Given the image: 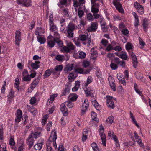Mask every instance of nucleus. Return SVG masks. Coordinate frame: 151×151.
Instances as JSON below:
<instances>
[{
  "mask_svg": "<svg viewBox=\"0 0 151 151\" xmlns=\"http://www.w3.org/2000/svg\"><path fill=\"white\" fill-rule=\"evenodd\" d=\"M80 40L83 41V44L84 45L87 44L88 47L90 45L91 38L90 35H82L80 37Z\"/></svg>",
  "mask_w": 151,
  "mask_h": 151,
  "instance_id": "f257e3e1",
  "label": "nucleus"
},
{
  "mask_svg": "<svg viewBox=\"0 0 151 151\" xmlns=\"http://www.w3.org/2000/svg\"><path fill=\"white\" fill-rule=\"evenodd\" d=\"M98 0H91V11L92 13H98L99 11V5L98 3H96Z\"/></svg>",
  "mask_w": 151,
  "mask_h": 151,
  "instance_id": "f03ea898",
  "label": "nucleus"
},
{
  "mask_svg": "<svg viewBox=\"0 0 151 151\" xmlns=\"http://www.w3.org/2000/svg\"><path fill=\"white\" fill-rule=\"evenodd\" d=\"M107 98L106 103L107 106L111 109H113L115 107L114 101H116V99L110 96H107Z\"/></svg>",
  "mask_w": 151,
  "mask_h": 151,
  "instance_id": "7ed1b4c3",
  "label": "nucleus"
},
{
  "mask_svg": "<svg viewBox=\"0 0 151 151\" xmlns=\"http://www.w3.org/2000/svg\"><path fill=\"white\" fill-rule=\"evenodd\" d=\"M113 4L115 6L116 9H117L119 12L123 13L124 12V10L123 9L122 6L121 4L120 3L119 1L120 0H113Z\"/></svg>",
  "mask_w": 151,
  "mask_h": 151,
  "instance_id": "20e7f679",
  "label": "nucleus"
},
{
  "mask_svg": "<svg viewBox=\"0 0 151 151\" xmlns=\"http://www.w3.org/2000/svg\"><path fill=\"white\" fill-rule=\"evenodd\" d=\"M15 43L16 45L19 46L21 40V32L18 30H17L15 32Z\"/></svg>",
  "mask_w": 151,
  "mask_h": 151,
  "instance_id": "39448f33",
  "label": "nucleus"
},
{
  "mask_svg": "<svg viewBox=\"0 0 151 151\" xmlns=\"http://www.w3.org/2000/svg\"><path fill=\"white\" fill-rule=\"evenodd\" d=\"M75 49V47L73 45L70 43H68L66 46L63 47L62 49L63 51L66 52H69L70 51L73 50Z\"/></svg>",
  "mask_w": 151,
  "mask_h": 151,
  "instance_id": "423d86ee",
  "label": "nucleus"
},
{
  "mask_svg": "<svg viewBox=\"0 0 151 151\" xmlns=\"http://www.w3.org/2000/svg\"><path fill=\"white\" fill-rule=\"evenodd\" d=\"M52 137V140L53 143V146L55 147V148H57V144L55 142L57 138V136L56 134V131L55 130H54L52 132H51V134L50 137L48 139V141L50 142H51V141H50V138L51 137Z\"/></svg>",
  "mask_w": 151,
  "mask_h": 151,
  "instance_id": "0eeeda50",
  "label": "nucleus"
},
{
  "mask_svg": "<svg viewBox=\"0 0 151 151\" xmlns=\"http://www.w3.org/2000/svg\"><path fill=\"white\" fill-rule=\"evenodd\" d=\"M98 27L97 24L95 22H91L90 26L88 27L87 30L89 32H95L97 30Z\"/></svg>",
  "mask_w": 151,
  "mask_h": 151,
  "instance_id": "6e6552de",
  "label": "nucleus"
},
{
  "mask_svg": "<svg viewBox=\"0 0 151 151\" xmlns=\"http://www.w3.org/2000/svg\"><path fill=\"white\" fill-rule=\"evenodd\" d=\"M88 102L87 99H85L84 103H83L82 107L81 109V114L82 115L84 114L86 112L87 108L88 106Z\"/></svg>",
  "mask_w": 151,
  "mask_h": 151,
  "instance_id": "1a4fd4ad",
  "label": "nucleus"
},
{
  "mask_svg": "<svg viewBox=\"0 0 151 151\" xmlns=\"http://www.w3.org/2000/svg\"><path fill=\"white\" fill-rule=\"evenodd\" d=\"M134 7L137 9V11L141 14L144 13V10L142 6L137 2L134 4Z\"/></svg>",
  "mask_w": 151,
  "mask_h": 151,
  "instance_id": "9d476101",
  "label": "nucleus"
},
{
  "mask_svg": "<svg viewBox=\"0 0 151 151\" xmlns=\"http://www.w3.org/2000/svg\"><path fill=\"white\" fill-rule=\"evenodd\" d=\"M109 85L111 89L114 91H116V85L114 83L115 80L111 76H109L108 78Z\"/></svg>",
  "mask_w": 151,
  "mask_h": 151,
  "instance_id": "9b49d317",
  "label": "nucleus"
},
{
  "mask_svg": "<svg viewBox=\"0 0 151 151\" xmlns=\"http://www.w3.org/2000/svg\"><path fill=\"white\" fill-rule=\"evenodd\" d=\"M33 133L31 134L29 136L27 139V143H28V145H29V148H31L33 145L34 140L32 136Z\"/></svg>",
  "mask_w": 151,
  "mask_h": 151,
  "instance_id": "f8f14e48",
  "label": "nucleus"
},
{
  "mask_svg": "<svg viewBox=\"0 0 151 151\" xmlns=\"http://www.w3.org/2000/svg\"><path fill=\"white\" fill-rule=\"evenodd\" d=\"M60 109L64 116H66L68 114V110L65 104L62 103L60 106Z\"/></svg>",
  "mask_w": 151,
  "mask_h": 151,
  "instance_id": "ddd939ff",
  "label": "nucleus"
},
{
  "mask_svg": "<svg viewBox=\"0 0 151 151\" xmlns=\"http://www.w3.org/2000/svg\"><path fill=\"white\" fill-rule=\"evenodd\" d=\"M22 115V112L21 110L18 109L17 111V118L15 119V122L16 124H18L21 121Z\"/></svg>",
  "mask_w": 151,
  "mask_h": 151,
  "instance_id": "4468645a",
  "label": "nucleus"
},
{
  "mask_svg": "<svg viewBox=\"0 0 151 151\" xmlns=\"http://www.w3.org/2000/svg\"><path fill=\"white\" fill-rule=\"evenodd\" d=\"M70 85L68 83L65 86V89L62 92L61 96H66L68 95L70 93Z\"/></svg>",
  "mask_w": 151,
  "mask_h": 151,
  "instance_id": "2eb2a0df",
  "label": "nucleus"
},
{
  "mask_svg": "<svg viewBox=\"0 0 151 151\" xmlns=\"http://www.w3.org/2000/svg\"><path fill=\"white\" fill-rule=\"evenodd\" d=\"M131 56L132 60L133 66L134 68H136L138 64L137 58L135 54L133 52L132 53Z\"/></svg>",
  "mask_w": 151,
  "mask_h": 151,
  "instance_id": "dca6fc26",
  "label": "nucleus"
},
{
  "mask_svg": "<svg viewBox=\"0 0 151 151\" xmlns=\"http://www.w3.org/2000/svg\"><path fill=\"white\" fill-rule=\"evenodd\" d=\"M74 64H68L67 65L65 68L64 71L65 73H67L71 71L73 68Z\"/></svg>",
  "mask_w": 151,
  "mask_h": 151,
  "instance_id": "f3484780",
  "label": "nucleus"
},
{
  "mask_svg": "<svg viewBox=\"0 0 151 151\" xmlns=\"http://www.w3.org/2000/svg\"><path fill=\"white\" fill-rule=\"evenodd\" d=\"M47 45L51 48H52L54 46L55 43L54 38L52 40L50 37H48L47 38Z\"/></svg>",
  "mask_w": 151,
  "mask_h": 151,
  "instance_id": "a211bd4d",
  "label": "nucleus"
},
{
  "mask_svg": "<svg viewBox=\"0 0 151 151\" xmlns=\"http://www.w3.org/2000/svg\"><path fill=\"white\" fill-rule=\"evenodd\" d=\"M148 20L145 18L143 20L142 26L144 31L145 32L147 31V29L148 28Z\"/></svg>",
  "mask_w": 151,
  "mask_h": 151,
  "instance_id": "6ab92c4d",
  "label": "nucleus"
},
{
  "mask_svg": "<svg viewBox=\"0 0 151 151\" xmlns=\"http://www.w3.org/2000/svg\"><path fill=\"white\" fill-rule=\"evenodd\" d=\"M101 137V139L102 140V144L104 146L106 145V137L104 133L103 132H101L99 133Z\"/></svg>",
  "mask_w": 151,
  "mask_h": 151,
  "instance_id": "aec40b11",
  "label": "nucleus"
},
{
  "mask_svg": "<svg viewBox=\"0 0 151 151\" xmlns=\"http://www.w3.org/2000/svg\"><path fill=\"white\" fill-rule=\"evenodd\" d=\"M32 3L31 0H25L22 6L23 7H31L32 6Z\"/></svg>",
  "mask_w": 151,
  "mask_h": 151,
  "instance_id": "412c9836",
  "label": "nucleus"
},
{
  "mask_svg": "<svg viewBox=\"0 0 151 151\" xmlns=\"http://www.w3.org/2000/svg\"><path fill=\"white\" fill-rule=\"evenodd\" d=\"M39 81L40 79L39 78H35L31 83V86L30 87L32 89L35 88L36 86L38 84Z\"/></svg>",
  "mask_w": 151,
  "mask_h": 151,
  "instance_id": "4be33fe9",
  "label": "nucleus"
},
{
  "mask_svg": "<svg viewBox=\"0 0 151 151\" xmlns=\"http://www.w3.org/2000/svg\"><path fill=\"white\" fill-rule=\"evenodd\" d=\"M78 98V96L75 93L70 94L68 96V99L72 101H76Z\"/></svg>",
  "mask_w": 151,
  "mask_h": 151,
  "instance_id": "5701e85b",
  "label": "nucleus"
},
{
  "mask_svg": "<svg viewBox=\"0 0 151 151\" xmlns=\"http://www.w3.org/2000/svg\"><path fill=\"white\" fill-rule=\"evenodd\" d=\"M134 75L135 76L136 78L138 80H141L143 82L142 80V78L143 77V74L141 72L136 71L135 72Z\"/></svg>",
  "mask_w": 151,
  "mask_h": 151,
  "instance_id": "b1692460",
  "label": "nucleus"
},
{
  "mask_svg": "<svg viewBox=\"0 0 151 151\" xmlns=\"http://www.w3.org/2000/svg\"><path fill=\"white\" fill-rule=\"evenodd\" d=\"M76 28L75 25L73 23L70 22L68 25L66 27V29L69 30H74Z\"/></svg>",
  "mask_w": 151,
  "mask_h": 151,
  "instance_id": "393cba45",
  "label": "nucleus"
},
{
  "mask_svg": "<svg viewBox=\"0 0 151 151\" xmlns=\"http://www.w3.org/2000/svg\"><path fill=\"white\" fill-rule=\"evenodd\" d=\"M40 62L39 61H35V63H32L31 64V67L33 69H37L39 68L40 66L39 64Z\"/></svg>",
  "mask_w": 151,
  "mask_h": 151,
  "instance_id": "a878e982",
  "label": "nucleus"
},
{
  "mask_svg": "<svg viewBox=\"0 0 151 151\" xmlns=\"http://www.w3.org/2000/svg\"><path fill=\"white\" fill-rule=\"evenodd\" d=\"M51 73H52V69H48L46 70L44 75V78L45 79L48 77L50 75Z\"/></svg>",
  "mask_w": 151,
  "mask_h": 151,
  "instance_id": "bb28decb",
  "label": "nucleus"
},
{
  "mask_svg": "<svg viewBox=\"0 0 151 151\" xmlns=\"http://www.w3.org/2000/svg\"><path fill=\"white\" fill-rule=\"evenodd\" d=\"M43 144L42 142L37 144L34 146V149L36 150H40L42 148Z\"/></svg>",
  "mask_w": 151,
  "mask_h": 151,
  "instance_id": "cd10ccee",
  "label": "nucleus"
},
{
  "mask_svg": "<svg viewBox=\"0 0 151 151\" xmlns=\"http://www.w3.org/2000/svg\"><path fill=\"white\" fill-rule=\"evenodd\" d=\"M66 31L67 32V36L69 38H71L73 37L74 32L73 31L69 30L66 29Z\"/></svg>",
  "mask_w": 151,
  "mask_h": 151,
  "instance_id": "c85d7f7f",
  "label": "nucleus"
},
{
  "mask_svg": "<svg viewBox=\"0 0 151 151\" xmlns=\"http://www.w3.org/2000/svg\"><path fill=\"white\" fill-rule=\"evenodd\" d=\"M114 117L113 116H109L106 120V122L109 124H111L113 122Z\"/></svg>",
  "mask_w": 151,
  "mask_h": 151,
  "instance_id": "c756f323",
  "label": "nucleus"
},
{
  "mask_svg": "<svg viewBox=\"0 0 151 151\" xmlns=\"http://www.w3.org/2000/svg\"><path fill=\"white\" fill-rule=\"evenodd\" d=\"M9 143L10 145L11 146V148L12 149H14L15 145V142L14 139L12 138H11L10 139Z\"/></svg>",
  "mask_w": 151,
  "mask_h": 151,
  "instance_id": "7c9ffc66",
  "label": "nucleus"
},
{
  "mask_svg": "<svg viewBox=\"0 0 151 151\" xmlns=\"http://www.w3.org/2000/svg\"><path fill=\"white\" fill-rule=\"evenodd\" d=\"M91 147L93 151H99L97 145L96 143H93L91 144Z\"/></svg>",
  "mask_w": 151,
  "mask_h": 151,
  "instance_id": "2f4dec72",
  "label": "nucleus"
},
{
  "mask_svg": "<svg viewBox=\"0 0 151 151\" xmlns=\"http://www.w3.org/2000/svg\"><path fill=\"white\" fill-rule=\"evenodd\" d=\"M49 25L50 29L51 31L54 32L57 30V27L55 25H54V23L50 24Z\"/></svg>",
  "mask_w": 151,
  "mask_h": 151,
  "instance_id": "473e14b6",
  "label": "nucleus"
},
{
  "mask_svg": "<svg viewBox=\"0 0 151 151\" xmlns=\"http://www.w3.org/2000/svg\"><path fill=\"white\" fill-rule=\"evenodd\" d=\"M81 8L79 7L78 9V15L79 16V18H80V19H81L82 17L84 15V11L80 9Z\"/></svg>",
  "mask_w": 151,
  "mask_h": 151,
  "instance_id": "72a5a7b5",
  "label": "nucleus"
},
{
  "mask_svg": "<svg viewBox=\"0 0 151 151\" xmlns=\"http://www.w3.org/2000/svg\"><path fill=\"white\" fill-rule=\"evenodd\" d=\"M134 89L137 93L139 95L141 96H142V93L141 91L138 90L137 88V85L135 83H134Z\"/></svg>",
  "mask_w": 151,
  "mask_h": 151,
  "instance_id": "f704fd0d",
  "label": "nucleus"
},
{
  "mask_svg": "<svg viewBox=\"0 0 151 151\" xmlns=\"http://www.w3.org/2000/svg\"><path fill=\"white\" fill-rule=\"evenodd\" d=\"M54 41L55 43H57L58 45L60 47H62L63 46V43L62 41L59 40H56L55 38H54Z\"/></svg>",
  "mask_w": 151,
  "mask_h": 151,
  "instance_id": "c9c22d12",
  "label": "nucleus"
},
{
  "mask_svg": "<svg viewBox=\"0 0 151 151\" xmlns=\"http://www.w3.org/2000/svg\"><path fill=\"white\" fill-rule=\"evenodd\" d=\"M139 44L141 46L140 48L141 49L143 48L144 46L145 45V43L140 37H139Z\"/></svg>",
  "mask_w": 151,
  "mask_h": 151,
  "instance_id": "e433bc0d",
  "label": "nucleus"
},
{
  "mask_svg": "<svg viewBox=\"0 0 151 151\" xmlns=\"http://www.w3.org/2000/svg\"><path fill=\"white\" fill-rule=\"evenodd\" d=\"M64 104L66 105L69 108H72L73 106V103L70 101H68L64 102Z\"/></svg>",
  "mask_w": 151,
  "mask_h": 151,
  "instance_id": "4c0bfd02",
  "label": "nucleus"
},
{
  "mask_svg": "<svg viewBox=\"0 0 151 151\" xmlns=\"http://www.w3.org/2000/svg\"><path fill=\"white\" fill-rule=\"evenodd\" d=\"M128 58V56L127 53L125 52H123L122 53L120 57V58L124 60H126Z\"/></svg>",
  "mask_w": 151,
  "mask_h": 151,
  "instance_id": "58836bf2",
  "label": "nucleus"
},
{
  "mask_svg": "<svg viewBox=\"0 0 151 151\" xmlns=\"http://www.w3.org/2000/svg\"><path fill=\"white\" fill-rule=\"evenodd\" d=\"M79 57L81 59H83L86 56V54L82 51H79Z\"/></svg>",
  "mask_w": 151,
  "mask_h": 151,
  "instance_id": "ea45409f",
  "label": "nucleus"
},
{
  "mask_svg": "<svg viewBox=\"0 0 151 151\" xmlns=\"http://www.w3.org/2000/svg\"><path fill=\"white\" fill-rule=\"evenodd\" d=\"M75 71L78 73L80 74H83V70L82 68H74Z\"/></svg>",
  "mask_w": 151,
  "mask_h": 151,
  "instance_id": "a19ab883",
  "label": "nucleus"
},
{
  "mask_svg": "<svg viewBox=\"0 0 151 151\" xmlns=\"http://www.w3.org/2000/svg\"><path fill=\"white\" fill-rule=\"evenodd\" d=\"M64 58V56L63 55H57L56 56V59L59 61H61Z\"/></svg>",
  "mask_w": 151,
  "mask_h": 151,
  "instance_id": "79ce46f5",
  "label": "nucleus"
},
{
  "mask_svg": "<svg viewBox=\"0 0 151 151\" xmlns=\"http://www.w3.org/2000/svg\"><path fill=\"white\" fill-rule=\"evenodd\" d=\"M52 122L51 121H50L47 124L46 129L47 131H49L50 130V128L52 126Z\"/></svg>",
  "mask_w": 151,
  "mask_h": 151,
  "instance_id": "37998d69",
  "label": "nucleus"
},
{
  "mask_svg": "<svg viewBox=\"0 0 151 151\" xmlns=\"http://www.w3.org/2000/svg\"><path fill=\"white\" fill-rule=\"evenodd\" d=\"M14 97V92L12 89H10L9 95H8V97L9 98H13Z\"/></svg>",
  "mask_w": 151,
  "mask_h": 151,
  "instance_id": "c03bdc74",
  "label": "nucleus"
},
{
  "mask_svg": "<svg viewBox=\"0 0 151 151\" xmlns=\"http://www.w3.org/2000/svg\"><path fill=\"white\" fill-rule=\"evenodd\" d=\"M63 68V67L62 65H57L55 68V70L58 71H61Z\"/></svg>",
  "mask_w": 151,
  "mask_h": 151,
  "instance_id": "a18cd8bd",
  "label": "nucleus"
},
{
  "mask_svg": "<svg viewBox=\"0 0 151 151\" xmlns=\"http://www.w3.org/2000/svg\"><path fill=\"white\" fill-rule=\"evenodd\" d=\"M57 96L58 94H57L51 95L50 97V98L49 99H48V100L50 101L51 103H52L53 101L54 100L55 98Z\"/></svg>",
  "mask_w": 151,
  "mask_h": 151,
  "instance_id": "49530a36",
  "label": "nucleus"
},
{
  "mask_svg": "<svg viewBox=\"0 0 151 151\" xmlns=\"http://www.w3.org/2000/svg\"><path fill=\"white\" fill-rule=\"evenodd\" d=\"M22 80L25 81H30L31 78L29 75H27L23 78Z\"/></svg>",
  "mask_w": 151,
  "mask_h": 151,
  "instance_id": "de8ad7c7",
  "label": "nucleus"
},
{
  "mask_svg": "<svg viewBox=\"0 0 151 151\" xmlns=\"http://www.w3.org/2000/svg\"><path fill=\"white\" fill-rule=\"evenodd\" d=\"M87 18L88 20L93 21V17L91 13H89L87 15Z\"/></svg>",
  "mask_w": 151,
  "mask_h": 151,
  "instance_id": "09e8293b",
  "label": "nucleus"
},
{
  "mask_svg": "<svg viewBox=\"0 0 151 151\" xmlns=\"http://www.w3.org/2000/svg\"><path fill=\"white\" fill-rule=\"evenodd\" d=\"M110 66L112 70L116 69L118 68L117 65L116 64L112 63H111L110 64Z\"/></svg>",
  "mask_w": 151,
  "mask_h": 151,
  "instance_id": "8fccbe9b",
  "label": "nucleus"
},
{
  "mask_svg": "<svg viewBox=\"0 0 151 151\" xmlns=\"http://www.w3.org/2000/svg\"><path fill=\"white\" fill-rule=\"evenodd\" d=\"M58 71L55 70V69H52V73L57 77H58L60 75V73L58 72Z\"/></svg>",
  "mask_w": 151,
  "mask_h": 151,
  "instance_id": "3c124183",
  "label": "nucleus"
},
{
  "mask_svg": "<svg viewBox=\"0 0 151 151\" xmlns=\"http://www.w3.org/2000/svg\"><path fill=\"white\" fill-rule=\"evenodd\" d=\"M38 41L41 44H42L45 42L46 40L42 37H40L38 38Z\"/></svg>",
  "mask_w": 151,
  "mask_h": 151,
  "instance_id": "603ef678",
  "label": "nucleus"
},
{
  "mask_svg": "<svg viewBox=\"0 0 151 151\" xmlns=\"http://www.w3.org/2000/svg\"><path fill=\"white\" fill-rule=\"evenodd\" d=\"M108 42V41L105 39H103L101 40V43L104 46H106Z\"/></svg>",
  "mask_w": 151,
  "mask_h": 151,
  "instance_id": "864d4df0",
  "label": "nucleus"
},
{
  "mask_svg": "<svg viewBox=\"0 0 151 151\" xmlns=\"http://www.w3.org/2000/svg\"><path fill=\"white\" fill-rule=\"evenodd\" d=\"M67 4L65 3V1L63 2L62 0L60 1V2L58 3V5L60 8H62V5H65Z\"/></svg>",
  "mask_w": 151,
  "mask_h": 151,
  "instance_id": "5fc2aeb1",
  "label": "nucleus"
},
{
  "mask_svg": "<svg viewBox=\"0 0 151 151\" xmlns=\"http://www.w3.org/2000/svg\"><path fill=\"white\" fill-rule=\"evenodd\" d=\"M92 77L90 76H89L87 79V83L86 84L87 85L90 84L92 82Z\"/></svg>",
  "mask_w": 151,
  "mask_h": 151,
  "instance_id": "6e6d98bb",
  "label": "nucleus"
},
{
  "mask_svg": "<svg viewBox=\"0 0 151 151\" xmlns=\"http://www.w3.org/2000/svg\"><path fill=\"white\" fill-rule=\"evenodd\" d=\"M41 132H35L34 134V138L36 139L40 136Z\"/></svg>",
  "mask_w": 151,
  "mask_h": 151,
  "instance_id": "4d7b16f0",
  "label": "nucleus"
},
{
  "mask_svg": "<svg viewBox=\"0 0 151 151\" xmlns=\"http://www.w3.org/2000/svg\"><path fill=\"white\" fill-rule=\"evenodd\" d=\"M91 115L92 119L96 121V120H95V119L96 118V114L94 112H92L91 113Z\"/></svg>",
  "mask_w": 151,
  "mask_h": 151,
  "instance_id": "13d9d810",
  "label": "nucleus"
},
{
  "mask_svg": "<svg viewBox=\"0 0 151 151\" xmlns=\"http://www.w3.org/2000/svg\"><path fill=\"white\" fill-rule=\"evenodd\" d=\"M122 33L124 35H127L129 33V31L127 29H123L121 31Z\"/></svg>",
  "mask_w": 151,
  "mask_h": 151,
  "instance_id": "bf43d9fd",
  "label": "nucleus"
},
{
  "mask_svg": "<svg viewBox=\"0 0 151 151\" xmlns=\"http://www.w3.org/2000/svg\"><path fill=\"white\" fill-rule=\"evenodd\" d=\"M54 35L55 37L54 38L56 39V40H58L60 39V35L57 32H54Z\"/></svg>",
  "mask_w": 151,
  "mask_h": 151,
  "instance_id": "052dcab7",
  "label": "nucleus"
},
{
  "mask_svg": "<svg viewBox=\"0 0 151 151\" xmlns=\"http://www.w3.org/2000/svg\"><path fill=\"white\" fill-rule=\"evenodd\" d=\"M36 99L35 97H32L30 100V104H33L36 103Z\"/></svg>",
  "mask_w": 151,
  "mask_h": 151,
  "instance_id": "680f3d73",
  "label": "nucleus"
},
{
  "mask_svg": "<svg viewBox=\"0 0 151 151\" xmlns=\"http://www.w3.org/2000/svg\"><path fill=\"white\" fill-rule=\"evenodd\" d=\"M92 103L93 105L94 106L95 108L98 107L99 106V104L97 101L95 99L94 100H92Z\"/></svg>",
  "mask_w": 151,
  "mask_h": 151,
  "instance_id": "e2e57ef3",
  "label": "nucleus"
},
{
  "mask_svg": "<svg viewBox=\"0 0 151 151\" xmlns=\"http://www.w3.org/2000/svg\"><path fill=\"white\" fill-rule=\"evenodd\" d=\"M90 65L89 62L85 61H84L83 63V66L85 67L86 68L88 66Z\"/></svg>",
  "mask_w": 151,
  "mask_h": 151,
  "instance_id": "0e129e2a",
  "label": "nucleus"
},
{
  "mask_svg": "<svg viewBox=\"0 0 151 151\" xmlns=\"http://www.w3.org/2000/svg\"><path fill=\"white\" fill-rule=\"evenodd\" d=\"M74 77V74L73 73H71L69 74L68 76V78L69 80H71L73 79Z\"/></svg>",
  "mask_w": 151,
  "mask_h": 151,
  "instance_id": "69168bd1",
  "label": "nucleus"
},
{
  "mask_svg": "<svg viewBox=\"0 0 151 151\" xmlns=\"http://www.w3.org/2000/svg\"><path fill=\"white\" fill-rule=\"evenodd\" d=\"M54 19H53V15L52 14H51L49 16V24H50L53 23Z\"/></svg>",
  "mask_w": 151,
  "mask_h": 151,
  "instance_id": "338daca9",
  "label": "nucleus"
},
{
  "mask_svg": "<svg viewBox=\"0 0 151 151\" xmlns=\"http://www.w3.org/2000/svg\"><path fill=\"white\" fill-rule=\"evenodd\" d=\"M132 45L131 43H128L126 45V48L127 50H129L132 49Z\"/></svg>",
  "mask_w": 151,
  "mask_h": 151,
  "instance_id": "774afa93",
  "label": "nucleus"
}]
</instances>
